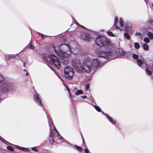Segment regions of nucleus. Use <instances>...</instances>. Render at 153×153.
<instances>
[{"mask_svg": "<svg viewBox=\"0 0 153 153\" xmlns=\"http://www.w3.org/2000/svg\"><path fill=\"white\" fill-rule=\"evenodd\" d=\"M94 108L95 109L97 110L99 112H100L101 109L98 106L95 105L94 106Z\"/></svg>", "mask_w": 153, "mask_h": 153, "instance_id": "nucleus-30", "label": "nucleus"}, {"mask_svg": "<svg viewBox=\"0 0 153 153\" xmlns=\"http://www.w3.org/2000/svg\"><path fill=\"white\" fill-rule=\"evenodd\" d=\"M134 46L135 48L137 49H138L140 47L139 44L138 42H135L134 44Z\"/></svg>", "mask_w": 153, "mask_h": 153, "instance_id": "nucleus-22", "label": "nucleus"}, {"mask_svg": "<svg viewBox=\"0 0 153 153\" xmlns=\"http://www.w3.org/2000/svg\"><path fill=\"white\" fill-rule=\"evenodd\" d=\"M39 34L41 36L42 38V39H44L45 38V35H43L40 33H39Z\"/></svg>", "mask_w": 153, "mask_h": 153, "instance_id": "nucleus-35", "label": "nucleus"}, {"mask_svg": "<svg viewBox=\"0 0 153 153\" xmlns=\"http://www.w3.org/2000/svg\"><path fill=\"white\" fill-rule=\"evenodd\" d=\"M51 134H52V133H51ZM51 135L52 136V135Z\"/></svg>", "mask_w": 153, "mask_h": 153, "instance_id": "nucleus-51", "label": "nucleus"}, {"mask_svg": "<svg viewBox=\"0 0 153 153\" xmlns=\"http://www.w3.org/2000/svg\"><path fill=\"white\" fill-rule=\"evenodd\" d=\"M85 88L86 90L88 91L89 90V83H88L85 86Z\"/></svg>", "mask_w": 153, "mask_h": 153, "instance_id": "nucleus-33", "label": "nucleus"}, {"mask_svg": "<svg viewBox=\"0 0 153 153\" xmlns=\"http://www.w3.org/2000/svg\"><path fill=\"white\" fill-rule=\"evenodd\" d=\"M25 74L26 75H28V73H26Z\"/></svg>", "mask_w": 153, "mask_h": 153, "instance_id": "nucleus-47", "label": "nucleus"}, {"mask_svg": "<svg viewBox=\"0 0 153 153\" xmlns=\"http://www.w3.org/2000/svg\"><path fill=\"white\" fill-rule=\"evenodd\" d=\"M75 23L77 25H80L76 21V22Z\"/></svg>", "mask_w": 153, "mask_h": 153, "instance_id": "nucleus-42", "label": "nucleus"}, {"mask_svg": "<svg viewBox=\"0 0 153 153\" xmlns=\"http://www.w3.org/2000/svg\"><path fill=\"white\" fill-rule=\"evenodd\" d=\"M143 47L144 50L147 51L149 50V47L148 45L145 43L143 45Z\"/></svg>", "mask_w": 153, "mask_h": 153, "instance_id": "nucleus-16", "label": "nucleus"}, {"mask_svg": "<svg viewBox=\"0 0 153 153\" xmlns=\"http://www.w3.org/2000/svg\"><path fill=\"white\" fill-rule=\"evenodd\" d=\"M81 38L83 40L88 41L90 39V36L89 34L82 33L81 34Z\"/></svg>", "mask_w": 153, "mask_h": 153, "instance_id": "nucleus-10", "label": "nucleus"}, {"mask_svg": "<svg viewBox=\"0 0 153 153\" xmlns=\"http://www.w3.org/2000/svg\"><path fill=\"white\" fill-rule=\"evenodd\" d=\"M0 140H1L3 143L6 144L7 145H11V143H9V142H8L7 141L5 140L4 139L2 138L0 136Z\"/></svg>", "mask_w": 153, "mask_h": 153, "instance_id": "nucleus-17", "label": "nucleus"}, {"mask_svg": "<svg viewBox=\"0 0 153 153\" xmlns=\"http://www.w3.org/2000/svg\"><path fill=\"white\" fill-rule=\"evenodd\" d=\"M23 71H24L25 72H26V70H25V69H24V70H23Z\"/></svg>", "mask_w": 153, "mask_h": 153, "instance_id": "nucleus-48", "label": "nucleus"}, {"mask_svg": "<svg viewBox=\"0 0 153 153\" xmlns=\"http://www.w3.org/2000/svg\"><path fill=\"white\" fill-rule=\"evenodd\" d=\"M64 73L65 77L68 79H70L73 76L74 71L72 68L67 66L65 68Z\"/></svg>", "mask_w": 153, "mask_h": 153, "instance_id": "nucleus-7", "label": "nucleus"}, {"mask_svg": "<svg viewBox=\"0 0 153 153\" xmlns=\"http://www.w3.org/2000/svg\"><path fill=\"white\" fill-rule=\"evenodd\" d=\"M25 63H24V66H25Z\"/></svg>", "mask_w": 153, "mask_h": 153, "instance_id": "nucleus-50", "label": "nucleus"}, {"mask_svg": "<svg viewBox=\"0 0 153 153\" xmlns=\"http://www.w3.org/2000/svg\"><path fill=\"white\" fill-rule=\"evenodd\" d=\"M105 115L106 116L107 118L109 120L111 123L112 124H115L116 123L113 120L111 117L109 116L106 114H105Z\"/></svg>", "mask_w": 153, "mask_h": 153, "instance_id": "nucleus-13", "label": "nucleus"}, {"mask_svg": "<svg viewBox=\"0 0 153 153\" xmlns=\"http://www.w3.org/2000/svg\"><path fill=\"white\" fill-rule=\"evenodd\" d=\"M18 55V53L15 55H8L7 56L8 58L7 59V61H8L9 60H10L11 59H17L19 58V57L17 56Z\"/></svg>", "mask_w": 153, "mask_h": 153, "instance_id": "nucleus-12", "label": "nucleus"}, {"mask_svg": "<svg viewBox=\"0 0 153 153\" xmlns=\"http://www.w3.org/2000/svg\"><path fill=\"white\" fill-rule=\"evenodd\" d=\"M34 100L38 103L39 105H42V104L41 102V100L39 97L38 95L36 93L34 96Z\"/></svg>", "mask_w": 153, "mask_h": 153, "instance_id": "nucleus-11", "label": "nucleus"}, {"mask_svg": "<svg viewBox=\"0 0 153 153\" xmlns=\"http://www.w3.org/2000/svg\"><path fill=\"white\" fill-rule=\"evenodd\" d=\"M146 72L149 75H151L152 74V72L150 70L148 69L147 67L146 69Z\"/></svg>", "mask_w": 153, "mask_h": 153, "instance_id": "nucleus-26", "label": "nucleus"}, {"mask_svg": "<svg viewBox=\"0 0 153 153\" xmlns=\"http://www.w3.org/2000/svg\"><path fill=\"white\" fill-rule=\"evenodd\" d=\"M144 41L146 42L147 43H149L150 42V40L147 37H145L144 39H143Z\"/></svg>", "mask_w": 153, "mask_h": 153, "instance_id": "nucleus-28", "label": "nucleus"}, {"mask_svg": "<svg viewBox=\"0 0 153 153\" xmlns=\"http://www.w3.org/2000/svg\"><path fill=\"white\" fill-rule=\"evenodd\" d=\"M75 146L79 151H81L82 148L81 147L76 145H75Z\"/></svg>", "mask_w": 153, "mask_h": 153, "instance_id": "nucleus-32", "label": "nucleus"}, {"mask_svg": "<svg viewBox=\"0 0 153 153\" xmlns=\"http://www.w3.org/2000/svg\"><path fill=\"white\" fill-rule=\"evenodd\" d=\"M54 130L56 131V132L58 134V135H59V133L58 131L56 130V128H54Z\"/></svg>", "mask_w": 153, "mask_h": 153, "instance_id": "nucleus-41", "label": "nucleus"}, {"mask_svg": "<svg viewBox=\"0 0 153 153\" xmlns=\"http://www.w3.org/2000/svg\"><path fill=\"white\" fill-rule=\"evenodd\" d=\"M131 29V27L130 25H128L126 24H125L124 29L126 31H129Z\"/></svg>", "mask_w": 153, "mask_h": 153, "instance_id": "nucleus-15", "label": "nucleus"}, {"mask_svg": "<svg viewBox=\"0 0 153 153\" xmlns=\"http://www.w3.org/2000/svg\"><path fill=\"white\" fill-rule=\"evenodd\" d=\"M55 52L60 58L61 63L63 65H67L68 63V57L71 54L70 46L67 44H61L58 47L53 46Z\"/></svg>", "mask_w": 153, "mask_h": 153, "instance_id": "nucleus-1", "label": "nucleus"}, {"mask_svg": "<svg viewBox=\"0 0 153 153\" xmlns=\"http://www.w3.org/2000/svg\"><path fill=\"white\" fill-rule=\"evenodd\" d=\"M5 79L3 75L0 74V83L1 82L4 80Z\"/></svg>", "mask_w": 153, "mask_h": 153, "instance_id": "nucleus-24", "label": "nucleus"}, {"mask_svg": "<svg viewBox=\"0 0 153 153\" xmlns=\"http://www.w3.org/2000/svg\"><path fill=\"white\" fill-rule=\"evenodd\" d=\"M79 26H80L81 27H82V28H84V27L83 26H82V25H79Z\"/></svg>", "mask_w": 153, "mask_h": 153, "instance_id": "nucleus-44", "label": "nucleus"}, {"mask_svg": "<svg viewBox=\"0 0 153 153\" xmlns=\"http://www.w3.org/2000/svg\"><path fill=\"white\" fill-rule=\"evenodd\" d=\"M92 63L93 69L94 71H95L97 68H101V67H100L101 63L97 59H93Z\"/></svg>", "mask_w": 153, "mask_h": 153, "instance_id": "nucleus-9", "label": "nucleus"}, {"mask_svg": "<svg viewBox=\"0 0 153 153\" xmlns=\"http://www.w3.org/2000/svg\"><path fill=\"white\" fill-rule=\"evenodd\" d=\"M150 23L151 24L153 25V21H151Z\"/></svg>", "mask_w": 153, "mask_h": 153, "instance_id": "nucleus-43", "label": "nucleus"}, {"mask_svg": "<svg viewBox=\"0 0 153 153\" xmlns=\"http://www.w3.org/2000/svg\"><path fill=\"white\" fill-rule=\"evenodd\" d=\"M83 92L81 90H78L75 93L76 95H78L80 94H82Z\"/></svg>", "mask_w": 153, "mask_h": 153, "instance_id": "nucleus-20", "label": "nucleus"}, {"mask_svg": "<svg viewBox=\"0 0 153 153\" xmlns=\"http://www.w3.org/2000/svg\"><path fill=\"white\" fill-rule=\"evenodd\" d=\"M124 37L126 38L127 39H130V37L128 33H124Z\"/></svg>", "mask_w": 153, "mask_h": 153, "instance_id": "nucleus-23", "label": "nucleus"}, {"mask_svg": "<svg viewBox=\"0 0 153 153\" xmlns=\"http://www.w3.org/2000/svg\"><path fill=\"white\" fill-rule=\"evenodd\" d=\"M99 56L102 57L105 59H112L114 58L112 57V53L110 51H106L104 50L99 51L98 53Z\"/></svg>", "mask_w": 153, "mask_h": 153, "instance_id": "nucleus-6", "label": "nucleus"}, {"mask_svg": "<svg viewBox=\"0 0 153 153\" xmlns=\"http://www.w3.org/2000/svg\"><path fill=\"white\" fill-rule=\"evenodd\" d=\"M51 133H52V135L53 136V131L52 129H50V135L51 134Z\"/></svg>", "mask_w": 153, "mask_h": 153, "instance_id": "nucleus-37", "label": "nucleus"}, {"mask_svg": "<svg viewBox=\"0 0 153 153\" xmlns=\"http://www.w3.org/2000/svg\"><path fill=\"white\" fill-rule=\"evenodd\" d=\"M53 135L52 136L51 135H49V140L51 144H53L54 142V140L53 138Z\"/></svg>", "mask_w": 153, "mask_h": 153, "instance_id": "nucleus-18", "label": "nucleus"}, {"mask_svg": "<svg viewBox=\"0 0 153 153\" xmlns=\"http://www.w3.org/2000/svg\"><path fill=\"white\" fill-rule=\"evenodd\" d=\"M93 69L92 62L89 60H85L83 63V73H88Z\"/></svg>", "mask_w": 153, "mask_h": 153, "instance_id": "nucleus-5", "label": "nucleus"}, {"mask_svg": "<svg viewBox=\"0 0 153 153\" xmlns=\"http://www.w3.org/2000/svg\"><path fill=\"white\" fill-rule=\"evenodd\" d=\"M44 60L48 63L53 65L56 67L59 68L60 67V64L58 58L53 55H51L45 56Z\"/></svg>", "mask_w": 153, "mask_h": 153, "instance_id": "nucleus-2", "label": "nucleus"}, {"mask_svg": "<svg viewBox=\"0 0 153 153\" xmlns=\"http://www.w3.org/2000/svg\"><path fill=\"white\" fill-rule=\"evenodd\" d=\"M133 58L134 59H138V56L136 54H133L132 55Z\"/></svg>", "mask_w": 153, "mask_h": 153, "instance_id": "nucleus-31", "label": "nucleus"}, {"mask_svg": "<svg viewBox=\"0 0 153 153\" xmlns=\"http://www.w3.org/2000/svg\"><path fill=\"white\" fill-rule=\"evenodd\" d=\"M137 61L138 65L140 67H141L142 65L143 64V61L140 59H137Z\"/></svg>", "mask_w": 153, "mask_h": 153, "instance_id": "nucleus-14", "label": "nucleus"}, {"mask_svg": "<svg viewBox=\"0 0 153 153\" xmlns=\"http://www.w3.org/2000/svg\"><path fill=\"white\" fill-rule=\"evenodd\" d=\"M107 33L108 35L111 36L113 37L114 36V35L111 31H108L107 32Z\"/></svg>", "mask_w": 153, "mask_h": 153, "instance_id": "nucleus-27", "label": "nucleus"}, {"mask_svg": "<svg viewBox=\"0 0 153 153\" xmlns=\"http://www.w3.org/2000/svg\"><path fill=\"white\" fill-rule=\"evenodd\" d=\"M31 149L34 150L35 152H37L38 150L36 147H32L31 148Z\"/></svg>", "mask_w": 153, "mask_h": 153, "instance_id": "nucleus-34", "label": "nucleus"}, {"mask_svg": "<svg viewBox=\"0 0 153 153\" xmlns=\"http://www.w3.org/2000/svg\"><path fill=\"white\" fill-rule=\"evenodd\" d=\"M48 116L47 115V118H48V123H49V120L48 119Z\"/></svg>", "mask_w": 153, "mask_h": 153, "instance_id": "nucleus-46", "label": "nucleus"}, {"mask_svg": "<svg viewBox=\"0 0 153 153\" xmlns=\"http://www.w3.org/2000/svg\"><path fill=\"white\" fill-rule=\"evenodd\" d=\"M16 146L17 148L19 149V147L18 146Z\"/></svg>", "mask_w": 153, "mask_h": 153, "instance_id": "nucleus-45", "label": "nucleus"}, {"mask_svg": "<svg viewBox=\"0 0 153 153\" xmlns=\"http://www.w3.org/2000/svg\"><path fill=\"white\" fill-rule=\"evenodd\" d=\"M125 53L124 52H122L120 54V55L121 56H124L125 55Z\"/></svg>", "mask_w": 153, "mask_h": 153, "instance_id": "nucleus-38", "label": "nucleus"}, {"mask_svg": "<svg viewBox=\"0 0 153 153\" xmlns=\"http://www.w3.org/2000/svg\"><path fill=\"white\" fill-rule=\"evenodd\" d=\"M135 34L137 35V36H140V35H141V33H139V32H138V33H135Z\"/></svg>", "mask_w": 153, "mask_h": 153, "instance_id": "nucleus-39", "label": "nucleus"}, {"mask_svg": "<svg viewBox=\"0 0 153 153\" xmlns=\"http://www.w3.org/2000/svg\"><path fill=\"white\" fill-rule=\"evenodd\" d=\"M96 43L99 46L110 45V44L109 40L103 36H99L95 40Z\"/></svg>", "mask_w": 153, "mask_h": 153, "instance_id": "nucleus-3", "label": "nucleus"}, {"mask_svg": "<svg viewBox=\"0 0 153 153\" xmlns=\"http://www.w3.org/2000/svg\"><path fill=\"white\" fill-rule=\"evenodd\" d=\"M124 25L123 20L122 18H120V19L119 22L118 23V18L117 17H115L114 25L117 29L122 30Z\"/></svg>", "mask_w": 153, "mask_h": 153, "instance_id": "nucleus-8", "label": "nucleus"}, {"mask_svg": "<svg viewBox=\"0 0 153 153\" xmlns=\"http://www.w3.org/2000/svg\"><path fill=\"white\" fill-rule=\"evenodd\" d=\"M20 150H22L23 151L25 152H28L29 151V150L27 148H25L23 147H21L20 146Z\"/></svg>", "mask_w": 153, "mask_h": 153, "instance_id": "nucleus-25", "label": "nucleus"}, {"mask_svg": "<svg viewBox=\"0 0 153 153\" xmlns=\"http://www.w3.org/2000/svg\"><path fill=\"white\" fill-rule=\"evenodd\" d=\"M148 36L150 39H153V33L149 32L148 33Z\"/></svg>", "mask_w": 153, "mask_h": 153, "instance_id": "nucleus-19", "label": "nucleus"}, {"mask_svg": "<svg viewBox=\"0 0 153 153\" xmlns=\"http://www.w3.org/2000/svg\"><path fill=\"white\" fill-rule=\"evenodd\" d=\"M71 65L76 71L79 73H83V65L80 61L76 59H73L71 62Z\"/></svg>", "mask_w": 153, "mask_h": 153, "instance_id": "nucleus-4", "label": "nucleus"}, {"mask_svg": "<svg viewBox=\"0 0 153 153\" xmlns=\"http://www.w3.org/2000/svg\"><path fill=\"white\" fill-rule=\"evenodd\" d=\"M33 43L32 42H31L28 45V47L31 49H33L35 48V47L33 45Z\"/></svg>", "mask_w": 153, "mask_h": 153, "instance_id": "nucleus-21", "label": "nucleus"}, {"mask_svg": "<svg viewBox=\"0 0 153 153\" xmlns=\"http://www.w3.org/2000/svg\"><path fill=\"white\" fill-rule=\"evenodd\" d=\"M81 97L83 98H87V97L86 96H81Z\"/></svg>", "mask_w": 153, "mask_h": 153, "instance_id": "nucleus-40", "label": "nucleus"}, {"mask_svg": "<svg viewBox=\"0 0 153 153\" xmlns=\"http://www.w3.org/2000/svg\"><path fill=\"white\" fill-rule=\"evenodd\" d=\"M85 151L86 153H89L90 152L89 150L87 148L85 149Z\"/></svg>", "mask_w": 153, "mask_h": 153, "instance_id": "nucleus-36", "label": "nucleus"}, {"mask_svg": "<svg viewBox=\"0 0 153 153\" xmlns=\"http://www.w3.org/2000/svg\"><path fill=\"white\" fill-rule=\"evenodd\" d=\"M7 148L8 150L11 152L13 151L14 150L13 148L10 146H7Z\"/></svg>", "mask_w": 153, "mask_h": 153, "instance_id": "nucleus-29", "label": "nucleus"}, {"mask_svg": "<svg viewBox=\"0 0 153 153\" xmlns=\"http://www.w3.org/2000/svg\"><path fill=\"white\" fill-rule=\"evenodd\" d=\"M152 6L153 7V3H152Z\"/></svg>", "mask_w": 153, "mask_h": 153, "instance_id": "nucleus-49", "label": "nucleus"}]
</instances>
